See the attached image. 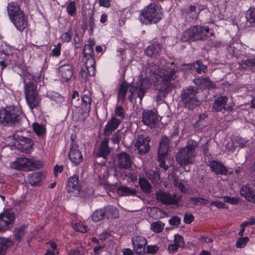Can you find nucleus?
<instances>
[{
	"instance_id": "f257e3e1",
	"label": "nucleus",
	"mask_w": 255,
	"mask_h": 255,
	"mask_svg": "<svg viewBox=\"0 0 255 255\" xmlns=\"http://www.w3.org/2000/svg\"><path fill=\"white\" fill-rule=\"evenodd\" d=\"M178 72L177 67L172 63L168 64L167 66L154 71L156 74L155 88L159 91L157 95V99L166 97L172 90L175 88L178 80L177 79Z\"/></svg>"
},
{
	"instance_id": "f03ea898",
	"label": "nucleus",
	"mask_w": 255,
	"mask_h": 255,
	"mask_svg": "<svg viewBox=\"0 0 255 255\" xmlns=\"http://www.w3.org/2000/svg\"><path fill=\"white\" fill-rule=\"evenodd\" d=\"M40 79V75L35 77L28 72H25L23 76L25 98L31 110L40 105L41 98L37 89V82Z\"/></svg>"
},
{
	"instance_id": "7ed1b4c3",
	"label": "nucleus",
	"mask_w": 255,
	"mask_h": 255,
	"mask_svg": "<svg viewBox=\"0 0 255 255\" xmlns=\"http://www.w3.org/2000/svg\"><path fill=\"white\" fill-rule=\"evenodd\" d=\"M198 146L197 142L192 139L188 141L187 145L183 148H180L175 155L177 162L181 166L193 164L195 162L196 156V148Z\"/></svg>"
},
{
	"instance_id": "20e7f679",
	"label": "nucleus",
	"mask_w": 255,
	"mask_h": 255,
	"mask_svg": "<svg viewBox=\"0 0 255 255\" xmlns=\"http://www.w3.org/2000/svg\"><path fill=\"white\" fill-rule=\"evenodd\" d=\"M198 93L197 88L188 86L184 88L181 92L180 102L183 107L189 110H192L199 106L200 102L197 98Z\"/></svg>"
},
{
	"instance_id": "39448f33",
	"label": "nucleus",
	"mask_w": 255,
	"mask_h": 255,
	"mask_svg": "<svg viewBox=\"0 0 255 255\" xmlns=\"http://www.w3.org/2000/svg\"><path fill=\"white\" fill-rule=\"evenodd\" d=\"M209 29L202 26H193L185 30L182 34L181 40L183 42H190L206 39Z\"/></svg>"
},
{
	"instance_id": "423d86ee",
	"label": "nucleus",
	"mask_w": 255,
	"mask_h": 255,
	"mask_svg": "<svg viewBox=\"0 0 255 255\" xmlns=\"http://www.w3.org/2000/svg\"><path fill=\"white\" fill-rule=\"evenodd\" d=\"M42 166L39 161L24 157H17L10 164V167L13 169L24 171L39 169Z\"/></svg>"
},
{
	"instance_id": "0eeeda50",
	"label": "nucleus",
	"mask_w": 255,
	"mask_h": 255,
	"mask_svg": "<svg viewBox=\"0 0 255 255\" xmlns=\"http://www.w3.org/2000/svg\"><path fill=\"white\" fill-rule=\"evenodd\" d=\"M149 85L150 82L147 78H143L133 84L129 90L130 95L128 97L129 100L132 102L133 97L136 96L139 99V103H141Z\"/></svg>"
},
{
	"instance_id": "6e6552de",
	"label": "nucleus",
	"mask_w": 255,
	"mask_h": 255,
	"mask_svg": "<svg viewBox=\"0 0 255 255\" xmlns=\"http://www.w3.org/2000/svg\"><path fill=\"white\" fill-rule=\"evenodd\" d=\"M160 18L155 4L152 3H150L142 10L139 16L140 21L146 24L152 22L156 23Z\"/></svg>"
},
{
	"instance_id": "1a4fd4ad",
	"label": "nucleus",
	"mask_w": 255,
	"mask_h": 255,
	"mask_svg": "<svg viewBox=\"0 0 255 255\" xmlns=\"http://www.w3.org/2000/svg\"><path fill=\"white\" fill-rule=\"evenodd\" d=\"M22 116L16 113L13 108L8 107L0 110V123L4 125L19 123Z\"/></svg>"
},
{
	"instance_id": "9d476101",
	"label": "nucleus",
	"mask_w": 255,
	"mask_h": 255,
	"mask_svg": "<svg viewBox=\"0 0 255 255\" xmlns=\"http://www.w3.org/2000/svg\"><path fill=\"white\" fill-rule=\"evenodd\" d=\"M118 217L117 209L114 206L109 205L94 211L92 215V219L97 222L104 218H117Z\"/></svg>"
},
{
	"instance_id": "9b49d317",
	"label": "nucleus",
	"mask_w": 255,
	"mask_h": 255,
	"mask_svg": "<svg viewBox=\"0 0 255 255\" xmlns=\"http://www.w3.org/2000/svg\"><path fill=\"white\" fill-rule=\"evenodd\" d=\"M150 138L148 136L142 134L138 135L135 140L134 147L138 154L143 155L148 153L150 149L149 142Z\"/></svg>"
},
{
	"instance_id": "f8f14e48",
	"label": "nucleus",
	"mask_w": 255,
	"mask_h": 255,
	"mask_svg": "<svg viewBox=\"0 0 255 255\" xmlns=\"http://www.w3.org/2000/svg\"><path fill=\"white\" fill-rule=\"evenodd\" d=\"M14 220L13 212L11 210H6L0 214V232L7 230L12 226Z\"/></svg>"
},
{
	"instance_id": "ddd939ff",
	"label": "nucleus",
	"mask_w": 255,
	"mask_h": 255,
	"mask_svg": "<svg viewBox=\"0 0 255 255\" xmlns=\"http://www.w3.org/2000/svg\"><path fill=\"white\" fill-rule=\"evenodd\" d=\"M155 197L158 201L164 205H175L178 203V201L175 198V195L167 193L163 191L156 192Z\"/></svg>"
},
{
	"instance_id": "4468645a",
	"label": "nucleus",
	"mask_w": 255,
	"mask_h": 255,
	"mask_svg": "<svg viewBox=\"0 0 255 255\" xmlns=\"http://www.w3.org/2000/svg\"><path fill=\"white\" fill-rule=\"evenodd\" d=\"M69 157L71 162L76 165L79 164L83 161V155L79 149L78 144L75 143L71 144L69 152Z\"/></svg>"
},
{
	"instance_id": "2eb2a0df",
	"label": "nucleus",
	"mask_w": 255,
	"mask_h": 255,
	"mask_svg": "<svg viewBox=\"0 0 255 255\" xmlns=\"http://www.w3.org/2000/svg\"><path fill=\"white\" fill-rule=\"evenodd\" d=\"M80 189L79 176L74 174L68 179L67 191L68 193H73V196H77L80 193Z\"/></svg>"
},
{
	"instance_id": "dca6fc26",
	"label": "nucleus",
	"mask_w": 255,
	"mask_h": 255,
	"mask_svg": "<svg viewBox=\"0 0 255 255\" xmlns=\"http://www.w3.org/2000/svg\"><path fill=\"white\" fill-rule=\"evenodd\" d=\"M158 120L157 115L152 111L143 112L142 117V122L148 127L152 128Z\"/></svg>"
},
{
	"instance_id": "f3484780",
	"label": "nucleus",
	"mask_w": 255,
	"mask_h": 255,
	"mask_svg": "<svg viewBox=\"0 0 255 255\" xmlns=\"http://www.w3.org/2000/svg\"><path fill=\"white\" fill-rule=\"evenodd\" d=\"M13 139L15 140L14 145L20 146L18 148L22 149H27L32 147L33 145L32 141L29 138L24 137L21 135L14 134L13 135Z\"/></svg>"
},
{
	"instance_id": "a211bd4d",
	"label": "nucleus",
	"mask_w": 255,
	"mask_h": 255,
	"mask_svg": "<svg viewBox=\"0 0 255 255\" xmlns=\"http://www.w3.org/2000/svg\"><path fill=\"white\" fill-rule=\"evenodd\" d=\"M118 166L121 169H129L131 167L132 162L130 156L126 152H122L118 155Z\"/></svg>"
},
{
	"instance_id": "6ab92c4d",
	"label": "nucleus",
	"mask_w": 255,
	"mask_h": 255,
	"mask_svg": "<svg viewBox=\"0 0 255 255\" xmlns=\"http://www.w3.org/2000/svg\"><path fill=\"white\" fill-rule=\"evenodd\" d=\"M109 138L105 137L100 144L99 147L95 151V154L98 157L106 158L110 152L108 146Z\"/></svg>"
},
{
	"instance_id": "aec40b11",
	"label": "nucleus",
	"mask_w": 255,
	"mask_h": 255,
	"mask_svg": "<svg viewBox=\"0 0 255 255\" xmlns=\"http://www.w3.org/2000/svg\"><path fill=\"white\" fill-rule=\"evenodd\" d=\"M121 120L113 116L108 122L104 128V134L106 136H109L116 130L121 124Z\"/></svg>"
},
{
	"instance_id": "412c9836",
	"label": "nucleus",
	"mask_w": 255,
	"mask_h": 255,
	"mask_svg": "<svg viewBox=\"0 0 255 255\" xmlns=\"http://www.w3.org/2000/svg\"><path fill=\"white\" fill-rule=\"evenodd\" d=\"M212 171L216 174L225 175L227 173L228 170L221 163L216 160H209L207 163Z\"/></svg>"
},
{
	"instance_id": "4be33fe9",
	"label": "nucleus",
	"mask_w": 255,
	"mask_h": 255,
	"mask_svg": "<svg viewBox=\"0 0 255 255\" xmlns=\"http://www.w3.org/2000/svg\"><path fill=\"white\" fill-rule=\"evenodd\" d=\"M132 242L134 247V250L137 254L140 255L145 250L146 240L144 237L136 236L132 238Z\"/></svg>"
},
{
	"instance_id": "5701e85b",
	"label": "nucleus",
	"mask_w": 255,
	"mask_h": 255,
	"mask_svg": "<svg viewBox=\"0 0 255 255\" xmlns=\"http://www.w3.org/2000/svg\"><path fill=\"white\" fill-rule=\"evenodd\" d=\"M161 50V45L157 42H154L146 48L145 53L149 57L156 58L159 56Z\"/></svg>"
},
{
	"instance_id": "b1692460",
	"label": "nucleus",
	"mask_w": 255,
	"mask_h": 255,
	"mask_svg": "<svg viewBox=\"0 0 255 255\" xmlns=\"http://www.w3.org/2000/svg\"><path fill=\"white\" fill-rule=\"evenodd\" d=\"M10 20L16 28L20 31H22L26 26V21L22 11L13 18H11Z\"/></svg>"
},
{
	"instance_id": "393cba45",
	"label": "nucleus",
	"mask_w": 255,
	"mask_h": 255,
	"mask_svg": "<svg viewBox=\"0 0 255 255\" xmlns=\"http://www.w3.org/2000/svg\"><path fill=\"white\" fill-rule=\"evenodd\" d=\"M10 20L16 28L20 31H22L26 26V21L22 11L13 18H11Z\"/></svg>"
},
{
	"instance_id": "a878e982",
	"label": "nucleus",
	"mask_w": 255,
	"mask_h": 255,
	"mask_svg": "<svg viewBox=\"0 0 255 255\" xmlns=\"http://www.w3.org/2000/svg\"><path fill=\"white\" fill-rule=\"evenodd\" d=\"M228 101L227 96H220L215 100L212 104V111L213 112H221L225 109V106Z\"/></svg>"
},
{
	"instance_id": "bb28decb",
	"label": "nucleus",
	"mask_w": 255,
	"mask_h": 255,
	"mask_svg": "<svg viewBox=\"0 0 255 255\" xmlns=\"http://www.w3.org/2000/svg\"><path fill=\"white\" fill-rule=\"evenodd\" d=\"M240 193L249 202L255 203V190L251 188L249 185L243 186L240 190Z\"/></svg>"
},
{
	"instance_id": "cd10ccee",
	"label": "nucleus",
	"mask_w": 255,
	"mask_h": 255,
	"mask_svg": "<svg viewBox=\"0 0 255 255\" xmlns=\"http://www.w3.org/2000/svg\"><path fill=\"white\" fill-rule=\"evenodd\" d=\"M170 140L167 136H164L162 137L158 149L159 156H166L167 154L170 147Z\"/></svg>"
},
{
	"instance_id": "c85d7f7f",
	"label": "nucleus",
	"mask_w": 255,
	"mask_h": 255,
	"mask_svg": "<svg viewBox=\"0 0 255 255\" xmlns=\"http://www.w3.org/2000/svg\"><path fill=\"white\" fill-rule=\"evenodd\" d=\"M59 72L64 81H68L73 76L72 67L70 64H64L59 68Z\"/></svg>"
},
{
	"instance_id": "c756f323",
	"label": "nucleus",
	"mask_w": 255,
	"mask_h": 255,
	"mask_svg": "<svg viewBox=\"0 0 255 255\" xmlns=\"http://www.w3.org/2000/svg\"><path fill=\"white\" fill-rule=\"evenodd\" d=\"M199 12V8L197 9L195 6L191 5L186 9L185 18L190 22H192L197 19Z\"/></svg>"
},
{
	"instance_id": "7c9ffc66",
	"label": "nucleus",
	"mask_w": 255,
	"mask_h": 255,
	"mask_svg": "<svg viewBox=\"0 0 255 255\" xmlns=\"http://www.w3.org/2000/svg\"><path fill=\"white\" fill-rule=\"evenodd\" d=\"M196 85L202 86L208 89H214L216 85L213 83L208 77L198 78L194 81Z\"/></svg>"
},
{
	"instance_id": "2f4dec72",
	"label": "nucleus",
	"mask_w": 255,
	"mask_h": 255,
	"mask_svg": "<svg viewBox=\"0 0 255 255\" xmlns=\"http://www.w3.org/2000/svg\"><path fill=\"white\" fill-rule=\"evenodd\" d=\"M7 10L10 19L22 12L19 5L15 2H11L8 3L7 6Z\"/></svg>"
},
{
	"instance_id": "473e14b6",
	"label": "nucleus",
	"mask_w": 255,
	"mask_h": 255,
	"mask_svg": "<svg viewBox=\"0 0 255 255\" xmlns=\"http://www.w3.org/2000/svg\"><path fill=\"white\" fill-rule=\"evenodd\" d=\"M42 173L41 172H33L27 176V181L32 186L37 185L41 180Z\"/></svg>"
},
{
	"instance_id": "72a5a7b5",
	"label": "nucleus",
	"mask_w": 255,
	"mask_h": 255,
	"mask_svg": "<svg viewBox=\"0 0 255 255\" xmlns=\"http://www.w3.org/2000/svg\"><path fill=\"white\" fill-rule=\"evenodd\" d=\"M129 88V85L124 81L121 85L118 93V100L123 103L126 99V96Z\"/></svg>"
},
{
	"instance_id": "f704fd0d",
	"label": "nucleus",
	"mask_w": 255,
	"mask_h": 255,
	"mask_svg": "<svg viewBox=\"0 0 255 255\" xmlns=\"http://www.w3.org/2000/svg\"><path fill=\"white\" fill-rule=\"evenodd\" d=\"M12 241L7 238H0V255L5 254L7 248L12 245Z\"/></svg>"
},
{
	"instance_id": "c9c22d12",
	"label": "nucleus",
	"mask_w": 255,
	"mask_h": 255,
	"mask_svg": "<svg viewBox=\"0 0 255 255\" xmlns=\"http://www.w3.org/2000/svg\"><path fill=\"white\" fill-rule=\"evenodd\" d=\"M138 182L142 191L144 193L149 194L151 192V185L145 178H139Z\"/></svg>"
},
{
	"instance_id": "e433bc0d",
	"label": "nucleus",
	"mask_w": 255,
	"mask_h": 255,
	"mask_svg": "<svg viewBox=\"0 0 255 255\" xmlns=\"http://www.w3.org/2000/svg\"><path fill=\"white\" fill-rule=\"evenodd\" d=\"M188 66L191 68L192 66L194 67V69H196V71L198 74H201L202 72L205 73V70L207 69V66L203 65L202 60H197L196 63H193L192 64H189Z\"/></svg>"
},
{
	"instance_id": "4c0bfd02",
	"label": "nucleus",
	"mask_w": 255,
	"mask_h": 255,
	"mask_svg": "<svg viewBox=\"0 0 255 255\" xmlns=\"http://www.w3.org/2000/svg\"><path fill=\"white\" fill-rule=\"evenodd\" d=\"M207 120V116L205 114L200 115L198 121L194 125V127L199 129L206 127L208 124Z\"/></svg>"
},
{
	"instance_id": "58836bf2",
	"label": "nucleus",
	"mask_w": 255,
	"mask_h": 255,
	"mask_svg": "<svg viewBox=\"0 0 255 255\" xmlns=\"http://www.w3.org/2000/svg\"><path fill=\"white\" fill-rule=\"evenodd\" d=\"M146 176L153 183H157L160 179L159 174L157 171L149 170L146 172Z\"/></svg>"
},
{
	"instance_id": "ea45409f",
	"label": "nucleus",
	"mask_w": 255,
	"mask_h": 255,
	"mask_svg": "<svg viewBox=\"0 0 255 255\" xmlns=\"http://www.w3.org/2000/svg\"><path fill=\"white\" fill-rule=\"evenodd\" d=\"M91 103L92 99L89 95H84L83 96L82 106L85 112H89L90 111Z\"/></svg>"
},
{
	"instance_id": "a19ab883",
	"label": "nucleus",
	"mask_w": 255,
	"mask_h": 255,
	"mask_svg": "<svg viewBox=\"0 0 255 255\" xmlns=\"http://www.w3.org/2000/svg\"><path fill=\"white\" fill-rule=\"evenodd\" d=\"M119 192H121L123 196H128L135 195L136 190L125 186H121L118 188Z\"/></svg>"
},
{
	"instance_id": "79ce46f5",
	"label": "nucleus",
	"mask_w": 255,
	"mask_h": 255,
	"mask_svg": "<svg viewBox=\"0 0 255 255\" xmlns=\"http://www.w3.org/2000/svg\"><path fill=\"white\" fill-rule=\"evenodd\" d=\"M33 128L35 133L38 136H43L46 132L45 127L37 123H34L33 124Z\"/></svg>"
},
{
	"instance_id": "37998d69",
	"label": "nucleus",
	"mask_w": 255,
	"mask_h": 255,
	"mask_svg": "<svg viewBox=\"0 0 255 255\" xmlns=\"http://www.w3.org/2000/svg\"><path fill=\"white\" fill-rule=\"evenodd\" d=\"M164 227V224L161 221H158L151 224V230L156 233H159L162 231Z\"/></svg>"
},
{
	"instance_id": "c03bdc74",
	"label": "nucleus",
	"mask_w": 255,
	"mask_h": 255,
	"mask_svg": "<svg viewBox=\"0 0 255 255\" xmlns=\"http://www.w3.org/2000/svg\"><path fill=\"white\" fill-rule=\"evenodd\" d=\"M83 54L85 58L94 56V54L92 46L89 44L86 45L84 48Z\"/></svg>"
},
{
	"instance_id": "a18cd8bd",
	"label": "nucleus",
	"mask_w": 255,
	"mask_h": 255,
	"mask_svg": "<svg viewBox=\"0 0 255 255\" xmlns=\"http://www.w3.org/2000/svg\"><path fill=\"white\" fill-rule=\"evenodd\" d=\"M246 18L251 23H255V7L250 8L247 11Z\"/></svg>"
},
{
	"instance_id": "49530a36",
	"label": "nucleus",
	"mask_w": 255,
	"mask_h": 255,
	"mask_svg": "<svg viewBox=\"0 0 255 255\" xmlns=\"http://www.w3.org/2000/svg\"><path fill=\"white\" fill-rule=\"evenodd\" d=\"M174 244L179 248H183L185 245L183 238L178 234L175 235Z\"/></svg>"
},
{
	"instance_id": "de8ad7c7",
	"label": "nucleus",
	"mask_w": 255,
	"mask_h": 255,
	"mask_svg": "<svg viewBox=\"0 0 255 255\" xmlns=\"http://www.w3.org/2000/svg\"><path fill=\"white\" fill-rule=\"evenodd\" d=\"M67 11L72 16L75 15L76 13L75 2L74 1H71L67 6Z\"/></svg>"
},
{
	"instance_id": "09e8293b",
	"label": "nucleus",
	"mask_w": 255,
	"mask_h": 255,
	"mask_svg": "<svg viewBox=\"0 0 255 255\" xmlns=\"http://www.w3.org/2000/svg\"><path fill=\"white\" fill-rule=\"evenodd\" d=\"M243 64L246 66V68L255 70V58L246 60L244 61Z\"/></svg>"
},
{
	"instance_id": "8fccbe9b",
	"label": "nucleus",
	"mask_w": 255,
	"mask_h": 255,
	"mask_svg": "<svg viewBox=\"0 0 255 255\" xmlns=\"http://www.w3.org/2000/svg\"><path fill=\"white\" fill-rule=\"evenodd\" d=\"M115 115L119 117V120L123 121L125 118V114L124 108L122 106H118L115 110Z\"/></svg>"
},
{
	"instance_id": "3c124183",
	"label": "nucleus",
	"mask_w": 255,
	"mask_h": 255,
	"mask_svg": "<svg viewBox=\"0 0 255 255\" xmlns=\"http://www.w3.org/2000/svg\"><path fill=\"white\" fill-rule=\"evenodd\" d=\"M25 234L24 228L20 227L15 231L14 238L19 242Z\"/></svg>"
},
{
	"instance_id": "603ef678",
	"label": "nucleus",
	"mask_w": 255,
	"mask_h": 255,
	"mask_svg": "<svg viewBox=\"0 0 255 255\" xmlns=\"http://www.w3.org/2000/svg\"><path fill=\"white\" fill-rule=\"evenodd\" d=\"M79 97L78 92L76 91H74L72 95L71 104L76 108H78L79 106Z\"/></svg>"
},
{
	"instance_id": "864d4df0",
	"label": "nucleus",
	"mask_w": 255,
	"mask_h": 255,
	"mask_svg": "<svg viewBox=\"0 0 255 255\" xmlns=\"http://www.w3.org/2000/svg\"><path fill=\"white\" fill-rule=\"evenodd\" d=\"M249 241V239L248 237L240 238L236 242V247L242 248L245 247Z\"/></svg>"
},
{
	"instance_id": "5fc2aeb1",
	"label": "nucleus",
	"mask_w": 255,
	"mask_h": 255,
	"mask_svg": "<svg viewBox=\"0 0 255 255\" xmlns=\"http://www.w3.org/2000/svg\"><path fill=\"white\" fill-rule=\"evenodd\" d=\"M73 228L76 231L83 233H86L88 231V227L86 226L81 224H75L74 225Z\"/></svg>"
},
{
	"instance_id": "6e6d98bb",
	"label": "nucleus",
	"mask_w": 255,
	"mask_h": 255,
	"mask_svg": "<svg viewBox=\"0 0 255 255\" xmlns=\"http://www.w3.org/2000/svg\"><path fill=\"white\" fill-rule=\"evenodd\" d=\"M191 201H192L195 205H205L208 203V201L202 198H191Z\"/></svg>"
},
{
	"instance_id": "4d7b16f0",
	"label": "nucleus",
	"mask_w": 255,
	"mask_h": 255,
	"mask_svg": "<svg viewBox=\"0 0 255 255\" xmlns=\"http://www.w3.org/2000/svg\"><path fill=\"white\" fill-rule=\"evenodd\" d=\"M122 132L120 130L115 132L112 137V141L114 143H119L122 138Z\"/></svg>"
},
{
	"instance_id": "13d9d810",
	"label": "nucleus",
	"mask_w": 255,
	"mask_h": 255,
	"mask_svg": "<svg viewBox=\"0 0 255 255\" xmlns=\"http://www.w3.org/2000/svg\"><path fill=\"white\" fill-rule=\"evenodd\" d=\"M223 198L224 202L233 205H235L239 202L238 198L233 197L224 196Z\"/></svg>"
},
{
	"instance_id": "bf43d9fd",
	"label": "nucleus",
	"mask_w": 255,
	"mask_h": 255,
	"mask_svg": "<svg viewBox=\"0 0 255 255\" xmlns=\"http://www.w3.org/2000/svg\"><path fill=\"white\" fill-rule=\"evenodd\" d=\"M72 35L71 31L69 30L68 32L63 33L61 35V39L64 42H69L72 38Z\"/></svg>"
},
{
	"instance_id": "052dcab7",
	"label": "nucleus",
	"mask_w": 255,
	"mask_h": 255,
	"mask_svg": "<svg viewBox=\"0 0 255 255\" xmlns=\"http://www.w3.org/2000/svg\"><path fill=\"white\" fill-rule=\"evenodd\" d=\"M86 58L85 62V66L86 67H88L90 66H93L96 65V63L95 61V59L94 58V56L88 57Z\"/></svg>"
},
{
	"instance_id": "680f3d73",
	"label": "nucleus",
	"mask_w": 255,
	"mask_h": 255,
	"mask_svg": "<svg viewBox=\"0 0 255 255\" xmlns=\"http://www.w3.org/2000/svg\"><path fill=\"white\" fill-rule=\"evenodd\" d=\"M159 250V247L157 246H148L146 249V252L148 254H154Z\"/></svg>"
},
{
	"instance_id": "e2e57ef3",
	"label": "nucleus",
	"mask_w": 255,
	"mask_h": 255,
	"mask_svg": "<svg viewBox=\"0 0 255 255\" xmlns=\"http://www.w3.org/2000/svg\"><path fill=\"white\" fill-rule=\"evenodd\" d=\"M165 156H159L158 155V161L160 163V166L163 168L165 170H166L168 169V166L166 164L165 162L164 159V157Z\"/></svg>"
},
{
	"instance_id": "0e129e2a",
	"label": "nucleus",
	"mask_w": 255,
	"mask_h": 255,
	"mask_svg": "<svg viewBox=\"0 0 255 255\" xmlns=\"http://www.w3.org/2000/svg\"><path fill=\"white\" fill-rule=\"evenodd\" d=\"M181 220L179 217L174 216L169 220V223L171 226H177L180 224Z\"/></svg>"
},
{
	"instance_id": "69168bd1",
	"label": "nucleus",
	"mask_w": 255,
	"mask_h": 255,
	"mask_svg": "<svg viewBox=\"0 0 255 255\" xmlns=\"http://www.w3.org/2000/svg\"><path fill=\"white\" fill-rule=\"evenodd\" d=\"M194 220V216L192 214L186 213L184 217V221L186 224H190Z\"/></svg>"
},
{
	"instance_id": "338daca9",
	"label": "nucleus",
	"mask_w": 255,
	"mask_h": 255,
	"mask_svg": "<svg viewBox=\"0 0 255 255\" xmlns=\"http://www.w3.org/2000/svg\"><path fill=\"white\" fill-rule=\"evenodd\" d=\"M211 205L215 206L218 208H226V205L221 201H213Z\"/></svg>"
},
{
	"instance_id": "774afa93",
	"label": "nucleus",
	"mask_w": 255,
	"mask_h": 255,
	"mask_svg": "<svg viewBox=\"0 0 255 255\" xmlns=\"http://www.w3.org/2000/svg\"><path fill=\"white\" fill-rule=\"evenodd\" d=\"M95 26V19L94 13H92L89 17V27L91 32H93Z\"/></svg>"
}]
</instances>
